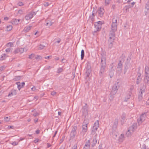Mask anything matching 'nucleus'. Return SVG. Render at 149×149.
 <instances>
[{
  "instance_id": "f257e3e1",
  "label": "nucleus",
  "mask_w": 149,
  "mask_h": 149,
  "mask_svg": "<svg viewBox=\"0 0 149 149\" xmlns=\"http://www.w3.org/2000/svg\"><path fill=\"white\" fill-rule=\"evenodd\" d=\"M117 19L113 18L112 19V22L111 27V30L109 35V42L111 45L113 44V40L115 38V33L117 30Z\"/></svg>"
},
{
  "instance_id": "f03ea898",
  "label": "nucleus",
  "mask_w": 149,
  "mask_h": 149,
  "mask_svg": "<svg viewBox=\"0 0 149 149\" xmlns=\"http://www.w3.org/2000/svg\"><path fill=\"white\" fill-rule=\"evenodd\" d=\"M106 56L104 55L102 56L101 57V67L99 73V75L101 77L103 76V74L105 72V68L106 65Z\"/></svg>"
},
{
  "instance_id": "7ed1b4c3",
  "label": "nucleus",
  "mask_w": 149,
  "mask_h": 149,
  "mask_svg": "<svg viewBox=\"0 0 149 149\" xmlns=\"http://www.w3.org/2000/svg\"><path fill=\"white\" fill-rule=\"evenodd\" d=\"M99 127V121L98 120H97L95 122L92 130V134H95V136H97V134L96 133V132Z\"/></svg>"
},
{
  "instance_id": "20e7f679",
  "label": "nucleus",
  "mask_w": 149,
  "mask_h": 149,
  "mask_svg": "<svg viewBox=\"0 0 149 149\" xmlns=\"http://www.w3.org/2000/svg\"><path fill=\"white\" fill-rule=\"evenodd\" d=\"M146 117V113H144L142 114L140 118L137 119L138 124L141 125L144 121Z\"/></svg>"
},
{
  "instance_id": "39448f33",
  "label": "nucleus",
  "mask_w": 149,
  "mask_h": 149,
  "mask_svg": "<svg viewBox=\"0 0 149 149\" xmlns=\"http://www.w3.org/2000/svg\"><path fill=\"white\" fill-rule=\"evenodd\" d=\"M88 123V120L87 119H85L82 125V132H86L87 130V125Z\"/></svg>"
},
{
  "instance_id": "423d86ee",
  "label": "nucleus",
  "mask_w": 149,
  "mask_h": 149,
  "mask_svg": "<svg viewBox=\"0 0 149 149\" xmlns=\"http://www.w3.org/2000/svg\"><path fill=\"white\" fill-rule=\"evenodd\" d=\"M146 86H144L143 88H140V91L138 95V99L139 101L142 100L143 98L142 93L145 92V91Z\"/></svg>"
},
{
  "instance_id": "0eeeda50",
  "label": "nucleus",
  "mask_w": 149,
  "mask_h": 149,
  "mask_svg": "<svg viewBox=\"0 0 149 149\" xmlns=\"http://www.w3.org/2000/svg\"><path fill=\"white\" fill-rule=\"evenodd\" d=\"M77 127L76 126H74L72 128V130L70 134V138L73 139L75 136L76 134V130H77Z\"/></svg>"
},
{
  "instance_id": "6e6552de",
  "label": "nucleus",
  "mask_w": 149,
  "mask_h": 149,
  "mask_svg": "<svg viewBox=\"0 0 149 149\" xmlns=\"http://www.w3.org/2000/svg\"><path fill=\"white\" fill-rule=\"evenodd\" d=\"M120 85L118 82H117L113 86L112 88V93L114 92V93L113 94H115L117 92V91L119 88Z\"/></svg>"
},
{
  "instance_id": "1a4fd4ad",
  "label": "nucleus",
  "mask_w": 149,
  "mask_h": 149,
  "mask_svg": "<svg viewBox=\"0 0 149 149\" xmlns=\"http://www.w3.org/2000/svg\"><path fill=\"white\" fill-rule=\"evenodd\" d=\"M105 12L104 10L102 7H100L97 11V13L98 14V16L102 17L103 16Z\"/></svg>"
},
{
  "instance_id": "9d476101",
  "label": "nucleus",
  "mask_w": 149,
  "mask_h": 149,
  "mask_svg": "<svg viewBox=\"0 0 149 149\" xmlns=\"http://www.w3.org/2000/svg\"><path fill=\"white\" fill-rule=\"evenodd\" d=\"M143 81L146 86L148 85L149 84V75L144 76Z\"/></svg>"
},
{
  "instance_id": "9b49d317",
  "label": "nucleus",
  "mask_w": 149,
  "mask_h": 149,
  "mask_svg": "<svg viewBox=\"0 0 149 149\" xmlns=\"http://www.w3.org/2000/svg\"><path fill=\"white\" fill-rule=\"evenodd\" d=\"M137 127V124L136 123H134L132 126L129 127V131L132 133H133Z\"/></svg>"
},
{
  "instance_id": "f8f14e48",
  "label": "nucleus",
  "mask_w": 149,
  "mask_h": 149,
  "mask_svg": "<svg viewBox=\"0 0 149 149\" xmlns=\"http://www.w3.org/2000/svg\"><path fill=\"white\" fill-rule=\"evenodd\" d=\"M137 78L136 81V83L137 84H138L141 82L142 77L141 76V74L139 72L137 73Z\"/></svg>"
},
{
  "instance_id": "ddd939ff",
  "label": "nucleus",
  "mask_w": 149,
  "mask_h": 149,
  "mask_svg": "<svg viewBox=\"0 0 149 149\" xmlns=\"http://www.w3.org/2000/svg\"><path fill=\"white\" fill-rule=\"evenodd\" d=\"M35 13L33 12H30L29 13L26 15L25 16V19L27 20H29L30 19L32 18L33 17L34 14Z\"/></svg>"
},
{
  "instance_id": "4468645a",
  "label": "nucleus",
  "mask_w": 149,
  "mask_h": 149,
  "mask_svg": "<svg viewBox=\"0 0 149 149\" xmlns=\"http://www.w3.org/2000/svg\"><path fill=\"white\" fill-rule=\"evenodd\" d=\"M17 86V88L19 91H20L21 88H22L24 86L25 83L24 82L22 83H20L19 82H17L16 83Z\"/></svg>"
},
{
  "instance_id": "2eb2a0df",
  "label": "nucleus",
  "mask_w": 149,
  "mask_h": 149,
  "mask_svg": "<svg viewBox=\"0 0 149 149\" xmlns=\"http://www.w3.org/2000/svg\"><path fill=\"white\" fill-rule=\"evenodd\" d=\"M17 94V91L15 89H12L9 93L8 96V97L13 96L14 95H15Z\"/></svg>"
},
{
  "instance_id": "dca6fc26",
  "label": "nucleus",
  "mask_w": 149,
  "mask_h": 149,
  "mask_svg": "<svg viewBox=\"0 0 149 149\" xmlns=\"http://www.w3.org/2000/svg\"><path fill=\"white\" fill-rule=\"evenodd\" d=\"M20 19H13L11 21L12 24L16 25L20 21Z\"/></svg>"
},
{
  "instance_id": "f3484780",
  "label": "nucleus",
  "mask_w": 149,
  "mask_h": 149,
  "mask_svg": "<svg viewBox=\"0 0 149 149\" xmlns=\"http://www.w3.org/2000/svg\"><path fill=\"white\" fill-rule=\"evenodd\" d=\"M149 75V68L148 66H146L145 69L144 76Z\"/></svg>"
},
{
  "instance_id": "a211bd4d",
  "label": "nucleus",
  "mask_w": 149,
  "mask_h": 149,
  "mask_svg": "<svg viewBox=\"0 0 149 149\" xmlns=\"http://www.w3.org/2000/svg\"><path fill=\"white\" fill-rule=\"evenodd\" d=\"M95 26L96 29L95 30V32L99 31L101 28V26L100 25H97L95 24Z\"/></svg>"
},
{
  "instance_id": "6ab92c4d",
  "label": "nucleus",
  "mask_w": 149,
  "mask_h": 149,
  "mask_svg": "<svg viewBox=\"0 0 149 149\" xmlns=\"http://www.w3.org/2000/svg\"><path fill=\"white\" fill-rule=\"evenodd\" d=\"M93 135H94V136L93 141V144H92V146L93 147L95 145V144L97 142V140L96 139L97 136H95V134Z\"/></svg>"
},
{
  "instance_id": "aec40b11",
  "label": "nucleus",
  "mask_w": 149,
  "mask_h": 149,
  "mask_svg": "<svg viewBox=\"0 0 149 149\" xmlns=\"http://www.w3.org/2000/svg\"><path fill=\"white\" fill-rule=\"evenodd\" d=\"M123 66V64L121 63V61H120L118 64L117 68L119 70H121Z\"/></svg>"
},
{
  "instance_id": "412c9836",
  "label": "nucleus",
  "mask_w": 149,
  "mask_h": 149,
  "mask_svg": "<svg viewBox=\"0 0 149 149\" xmlns=\"http://www.w3.org/2000/svg\"><path fill=\"white\" fill-rule=\"evenodd\" d=\"M124 139V136L123 134H121L119 136L118 141L119 142H122Z\"/></svg>"
},
{
  "instance_id": "4be33fe9",
  "label": "nucleus",
  "mask_w": 149,
  "mask_h": 149,
  "mask_svg": "<svg viewBox=\"0 0 149 149\" xmlns=\"http://www.w3.org/2000/svg\"><path fill=\"white\" fill-rule=\"evenodd\" d=\"M32 26H29L25 27L24 30V31L28 32L31 29Z\"/></svg>"
},
{
  "instance_id": "5701e85b",
  "label": "nucleus",
  "mask_w": 149,
  "mask_h": 149,
  "mask_svg": "<svg viewBox=\"0 0 149 149\" xmlns=\"http://www.w3.org/2000/svg\"><path fill=\"white\" fill-rule=\"evenodd\" d=\"M118 123V120L117 119H115L114 120L113 127L116 128L117 127Z\"/></svg>"
},
{
  "instance_id": "b1692460",
  "label": "nucleus",
  "mask_w": 149,
  "mask_h": 149,
  "mask_svg": "<svg viewBox=\"0 0 149 149\" xmlns=\"http://www.w3.org/2000/svg\"><path fill=\"white\" fill-rule=\"evenodd\" d=\"M84 51L83 49H82L81 51V60L83 59L84 57Z\"/></svg>"
},
{
  "instance_id": "393cba45",
  "label": "nucleus",
  "mask_w": 149,
  "mask_h": 149,
  "mask_svg": "<svg viewBox=\"0 0 149 149\" xmlns=\"http://www.w3.org/2000/svg\"><path fill=\"white\" fill-rule=\"evenodd\" d=\"M90 145V141L88 140V141L86 143L84 146L87 147L88 148H89Z\"/></svg>"
},
{
  "instance_id": "a878e982",
  "label": "nucleus",
  "mask_w": 149,
  "mask_h": 149,
  "mask_svg": "<svg viewBox=\"0 0 149 149\" xmlns=\"http://www.w3.org/2000/svg\"><path fill=\"white\" fill-rule=\"evenodd\" d=\"M110 1L111 0H105L104 6H108L110 3Z\"/></svg>"
},
{
  "instance_id": "bb28decb",
  "label": "nucleus",
  "mask_w": 149,
  "mask_h": 149,
  "mask_svg": "<svg viewBox=\"0 0 149 149\" xmlns=\"http://www.w3.org/2000/svg\"><path fill=\"white\" fill-rule=\"evenodd\" d=\"M53 23V22L51 21H49L48 22H46V25L48 26H51Z\"/></svg>"
},
{
  "instance_id": "cd10ccee",
  "label": "nucleus",
  "mask_w": 149,
  "mask_h": 149,
  "mask_svg": "<svg viewBox=\"0 0 149 149\" xmlns=\"http://www.w3.org/2000/svg\"><path fill=\"white\" fill-rule=\"evenodd\" d=\"M126 117V114L125 113H123L122 114V115L121 116V118L122 120H121V121H124Z\"/></svg>"
},
{
  "instance_id": "c85d7f7f",
  "label": "nucleus",
  "mask_w": 149,
  "mask_h": 149,
  "mask_svg": "<svg viewBox=\"0 0 149 149\" xmlns=\"http://www.w3.org/2000/svg\"><path fill=\"white\" fill-rule=\"evenodd\" d=\"M35 56L34 54H32L29 56V58L31 59H35Z\"/></svg>"
},
{
  "instance_id": "c756f323",
  "label": "nucleus",
  "mask_w": 149,
  "mask_h": 149,
  "mask_svg": "<svg viewBox=\"0 0 149 149\" xmlns=\"http://www.w3.org/2000/svg\"><path fill=\"white\" fill-rule=\"evenodd\" d=\"M132 133L130 132V131H129V129L126 133V135L127 136L129 137L131 136Z\"/></svg>"
},
{
  "instance_id": "7c9ffc66",
  "label": "nucleus",
  "mask_w": 149,
  "mask_h": 149,
  "mask_svg": "<svg viewBox=\"0 0 149 149\" xmlns=\"http://www.w3.org/2000/svg\"><path fill=\"white\" fill-rule=\"evenodd\" d=\"M7 56L6 54H3L1 55V56L0 58V60H4L7 57Z\"/></svg>"
},
{
  "instance_id": "2f4dec72",
  "label": "nucleus",
  "mask_w": 149,
  "mask_h": 149,
  "mask_svg": "<svg viewBox=\"0 0 149 149\" xmlns=\"http://www.w3.org/2000/svg\"><path fill=\"white\" fill-rule=\"evenodd\" d=\"M21 79L20 76H15L14 77L13 80L15 81H18L19 80Z\"/></svg>"
},
{
  "instance_id": "473e14b6",
  "label": "nucleus",
  "mask_w": 149,
  "mask_h": 149,
  "mask_svg": "<svg viewBox=\"0 0 149 149\" xmlns=\"http://www.w3.org/2000/svg\"><path fill=\"white\" fill-rule=\"evenodd\" d=\"M91 70H86V77H89L90 73L91 72Z\"/></svg>"
},
{
  "instance_id": "72a5a7b5",
  "label": "nucleus",
  "mask_w": 149,
  "mask_h": 149,
  "mask_svg": "<svg viewBox=\"0 0 149 149\" xmlns=\"http://www.w3.org/2000/svg\"><path fill=\"white\" fill-rule=\"evenodd\" d=\"M45 46L44 45L40 44L38 47V49L40 50H41L44 48Z\"/></svg>"
},
{
  "instance_id": "f704fd0d",
  "label": "nucleus",
  "mask_w": 149,
  "mask_h": 149,
  "mask_svg": "<svg viewBox=\"0 0 149 149\" xmlns=\"http://www.w3.org/2000/svg\"><path fill=\"white\" fill-rule=\"evenodd\" d=\"M84 111H83V114H87L88 113V111L87 108L86 107H84L83 108Z\"/></svg>"
},
{
  "instance_id": "c9c22d12",
  "label": "nucleus",
  "mask_w": 149,
  "mask_h": 149,
  "mask_svg": "<svg viewBox=\"0 0 149 149\" xmlns=\"http://www.w3.org/2000/svg\"><path fill=\"white\" fill-rule=\"evenodd\" d=\"M19 53H22L26 51V50L24 48H19Z\"/></svg>"
},
{
  "instance_id": "e433bc0d",
  "label": "nucleus",
  "mask_w": 149,
  "mask_h": 149,
  "mask_svg": "<svg viewBox=\"0 0 149 149\" xmlns=\"http://www.w3.org/2000/svg\"><path fill=\"white\" fill-rule=\"evenodd\" d=\"M7 46L8 47H13V43L10 42L7 44Z\"/></svg>"
},
{
  "instance_id": "4c0bfd02",
  "label": "nucleus",
  "mask_w": 149,
  "mask_h": 149,
  "mask_svg": "<svg viewBox=\"0 0 149 149\" xmlns=\"http://www.w3.org/2000/svg\"><path fill=\"white\" fill-rule=\"evenodd\" d=\"M42 58L40 56L37 55L35 57V59L38 60H41L42 59Z\"/></svg>"
},
{
  "instance_id": "58836bf2",
  "label": "nucleus",
  "mask_w": 149,
  "mask_h": 149,
  "mask_svg": "<svg viewBox=\"0 0 149 149\" xmlns=\"http://www.w3.org/2000/svg\"><path fill=\"white\" fill-rule=\"evenodd\" d=\"M130 5H129V6H126L125 8V10L126 12H127L128 11L129 9V8L130 7Z\"/></svg>"
},
{
  "instance_id": "ea45409f",
  "label": "nucleus",
  "mask_w": 149,
  "mask_h": 149,
  "mask_svg": "<svg viewBox=\"0 0 149 149\" xmlns=\"http://www.w3.org/2000/svg\"><path fill=\"white\" fill-rule=\"evenodd\" d=\"M103 23V22L101 21H99L95 23V24L97 25H100L101 26V25Z\"/></svg>"
},
{
  "instance_id": "a19ab883",
  "label": "nucleus",
  "mask_w": 149,
  "mask_h": 149,
  "mask_svg": "<svg viewBox=\"0 0 149 149\" xmlns=\"http://www.w3.org/2000/svg\"><path fill=\"white\" fill-rule=\"evenodd\" d=\"M86 70H91V66L90 64H88L86 68Z\"/></svg>"
},
{
  "instance_id": "79ce46f5",
  "label": "nucleus",
  "mask_w": 149,
  "mask_h": 149,
  "mask_svg": "<svg viewBox=\"0 0 149 149\" xmlns=\"http://www.w3.org/2000/svg\"><path fill=\"white\" fill-rule=\"evenodd\" d=\"M113 94V93H112ZM114 94H113V95H111L110 96H109V99L111 100H113L114 97Z\"/></svg>"
},
{
  "instance_id": "37998d69",
  "label": "nucleus",
  "mask_w": 149,
  "mask_h": 149,
  "mask_svg": "<svg viewBox=\"0 0 149 149\" xmlns=\"http://www.w3.org/2000/svg\"><path fill=\"white\" fill-rule=\"evenodd\" d=\"M63 71V69L61 68H58V70L57 71V72L58 73H60Z\"/></svg>"
},
{
  "instance_id": "c03bdc74",
  "label": "nucleus",
  "mask_w": 149,
  "mask_h": 149,
  "mask_svg": "<svg viewBox=\"0 0 149 149\" xmlns=\"http://www.w3.org/2000/svg\"><path fill=\"white\" fill-rule=\"evenodd\" d=\"M7 31H10L11 30L12 28V26H7Z\"/></svg>"
},
{
  "instance_id": "a18cd8bd",
  "label": "nucleus",
  "mask_w": 149,
  "mask_h": 149,
  "mask_svg": "<svg viewBox=\"0 0 149 149\" xmlns=\"http://www.w3.org/2000/svg\"><path fill=\"white\" fill-rule=\"evenodd\" d=\"M19 52V48L17 49L14 51V53L15 54Z\"/></svg>"
},
{
  "instance_id": "49530a36",
  "label": "nucleus",
  "mask_w": 149,
  "mask_h": 149,
  "mask_svg": "<svg viewBox=\"0 0 149 149\" xmlns=\"http://www.w3.org/2000/svg\"><path fill=\"white\" fill-rule=\"evenodd\" d=\"M12 49L10 48H7L6 49V52H9L11 51Z\"/></svg>"
},
{
  "instance_id": "de8ad7c7",
  "label": "nucleus",
  "mask_w": 149,
  "mask_h": 149,
  "mask_svg": "<svg viewBox=\"0 0 149 149\" xmlns=\"http://www.w3.org/2000/svg\"><path fill=\"white\" fill-rule=\"evenodd\" d=\"M5 121L6 122H8L10 120V119L8 117H5L4 118Z\"/></svg>"
},
{
  "instance_id": "09e8293b",
  "label": "nucleus",
  "mask_w": 149,
  "mask_h": 149,
  "mask_svg": "<svg viewBox=\"0 0 149 149\" xmlns=\"http://www.w3.org/2000/svg\"><path fill=\"white\" fill-rule=\"evenodd\" d=\"M141 149H146V146L145 144L142 145Z\"/></svg>"
},
{
  "instance_id": "8fccbe9b",
  "label": "nucleus",
  "mask_w": 149,
  "mask_h": 149,
  "mask_svg": "<svg viewBox=\"0 0 149 149\" xmlns=\"http://www.w3.org/2000/svg\"><path fill=\"white\" fill-rule=\"evenodd\" d=\"M72 149H77V144H75L72 147Z\"/></svg>"
},
{
  "instance_id": "3c124183",
  "label": "nucleus",
  "mask_w": 149,
  "mask_h": 149,
  "mask_svg": "<svg viewBox=\"0 0 149 149\" xmlns=\"http://www.w3.org/2000/svg\"><path fill=\"white\" fill-rule=\"evenodd\" d=\"M18 5L19 6H21L23 5L24 4L23 3L21 2H19L18 4Z\"/></svg>"
},
{
  "instance_id": "603ef678",
  "label": "nucleus",
  "mask_w": 149,
  "mask_h": 149,
  "mask_svg": "<svg viewBox=\"0 0 149 149\" xmlns=\"http://www.w3.org/2000/svg\"><path fill=\"white\" fill-rule=\"evenodd\" d=\"M56 94V92L55 91H52L51 93L52 95L54 96Z\"/></svg>"
},
{
  "instance_id": "864d4df0",
  "label": "nucleus",
  "mask_w": 149,
  "mask_h": 149,
  "mask_svg": "<svg viewBox=\"0 0 149 149\" xmlns=\"http://www.w3.org/2000/svg\"><path fill=\"white\" fill-rule=\"evenodd\" d=\"M17 144H18V143H16L15 141L13 142L12 143V144L13 146L17 145Z\"/></svg>"
},
{
  "instance_id": "5fc2aeb1",
  "label": "nucleus",
  "mask_w": 149,
  "mask_h": 149,
  "mask_svg": "<svg viewBox=\"0 0 149 149\" xmlns=\"http://www.w3.org/2000/svg\"><path fill=\"white\" fill-rule=\"evenodd\" d=\"M18 13L20 15L22 14L23 13V11L22 10H19L18 11Z\"/></svg>"
},
{
  "instance_id": "6e6d98bb",
  "label": "nucleus",
  "mask_w": 149,
  "mask_h": 149,
  "mask_svg": "<svg viewBox=\"0 0 149 149\" xmlns=\"http://www.w3.org/2000/svg\"><path fill=\"white\" fill-rule=\"evenodd\" d=\"M52 58V56H45V59H49V58Z\"/></svg>"
},
{
  "instance_id": "4d7b16f0",
  "label": "nucleus",
  "mask_w": 149,
  "mask_h": 149,
  "mask_svg": "<svg viewBox=\"0 0 149 149\" xmlns=\"http://www.w3.org/2000/svg\"><path fill=\"white\" fill-rule=\"evenodd\" d=\"M113 133H112V134L113 135V137L114 138H115L117 136V134H116V133H114V135H113Z\"/></svg>"
},
{
  "instance_id": "13d9d810",
  "label": "nucleus",
  "mask_w": 149,
  "mask_h": 149,
  "mask_svg": "<svg viewBox=\"0 0 149 149\" xmlns=\"http://www.w3.org/2000/svg\"><path fill=\"white\" fill-rule=\"evenodd\" d=\"M57 132V131H56L55 132V133L54 134V135H53V136L52 137V138H53L54 137H55V136L56 135Z\"/></svg>"
},
{
  "instance_id": "bf43d9fd",
  "label": "nucleus",
  "mask_w": 149,
  "mask_h": 149,
  "mask_svg": "<svg viewBox=\"0 0 149 149\" xmlns=\"http://www.w3.org/2000/svg\"><path fill=\"white\" fill-rule=\"evenodd\" d=\"M40 131L39 130H37L36 131V134H38L40 133Z\"/></svg>"
},
{
  "instance_id": "052dcab7",
  "label": "nucleus",
  "mask_w": 149,
  "mask_h": 149,
  "mask_svg": "<svg viewBox=\"0 0 149 149\" xmlns=\"http://www.w3.org/2000/svg\"><path fill=\"white\" fill-rule=\"evenodd\" d=\"M51 68V67L50 66H48L46 67V70H49Z\"/></svg>"
},
{
  "instance_id": "680f3d73",
  "label": "nucleus",
  "mask_w": 149,
  "mask_h": 149,
  "mask_svg": "<svg viewBox=\"0 0 149 149\" xmlns=\"http://www.w3.org/2000/svg\"><path fill=\"white\" fill-rule=\"evenodd\" d=\"M38 113L37 112L36 113L33 114V116L36 117L38 116Z\"/></svg>"
},
{
  "instance_id": "e2e57ef3",
  "label": "nucleus",
  "mask_w": 149,
  "mask_h": 149,
  "mask_svg": "<svg viewBox=\"0 0 149 149\" xmlns=\"http://www.w3.org/2000/svg\"><path fill=\"white\" fill-rule=\"evenodd\" d=\"M39 140V139H37L34 140V142L35 143H36Z\"/></svg>"
},
{
  "instance_id": "0e129e2a",
  "label": "nucleus",
  "mask_w": 149,
  "mask_h": 149,
  "mask_svg": "<svg viewBox=\"0 0 149 149\" xmlns=\"http://www.w3.org/2000/svg\"><path fill=\"white\" fill-rule=\"evenodd\" d=\"M61 40V39H59L57 41H56L55 42V43H59L60 42Z\"/></svg>"
},
{
  "instance_id": "69168bd1",
  "label": "nucleus",
  "mask_w": 149,
  "mask_h": 149,
  "mask_svg": "<svg viewBox=\"0 0 149 149\" xmlns=\"http://www.w3.org/2000/svg\"><path fill=\"white\" fill-rule=\"evenodd\" d=\"M44 5L45 6H48L49 5V4L48 3H45L44 4Z\"/></svg>"
},
{
  "instance_id": "338daca9",
  "label": "nucleus",
  "mask_w": 149,
  "mask_h": 149,
  "mask_svg": "<svg viewBox=\"0 0 149 149\" xmlns=\"http://www.w3.org/2000/svg\"><path fill=\"white\" fill-rule=\"evenodd\" d=\"M31 89L32 91H34L36 89L35 87L33 86V87L31 88Z\"/></svg>"
},
{
  "instance_id": "774afa93",
  "label": "nucleus",
  "mask_w": 149,
  "mask_h": 149,
  "mask_svg": "<svg viewBox=\"0 0 149 149\" xmlns=\"http://www.w3.org/2000/svg\"><path fill=\"white\" fill-rule=\"evenodd\" d=\"M146 103L148 105H149V98L146 102Z\"/></svg>"
}]
</instances>
